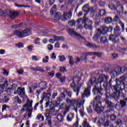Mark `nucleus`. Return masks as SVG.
I'll use <instances>...</instances> for the list:
<instances>
[{"instance_id": "obj_1", "label": "nucleus", "mask_w": 127, "mask_h": 127, "mask_svg": "<svg viewBox=\"0 0 127 127\" xmlns=\"http://www.w3.org/2000/svg\"><path fill=\"white\" fill-rule=\"evenodd\" d=\"M109 79V76L105 75V74H102L99 76L98 79V83H96L95 86L93 88V92L94 94H99V95H103L102 91V83H107Z\"/></svg>"}, {"instance_id": "obj_2", "label": "nucleus", "mask_w": 127, "mask_h": 127, "mask_svg": "<svg viewBox=\"0 0 127 127\" xmlns=\"http://www.w3.org/2000/svg\"><path fill=\"white\" fill-rule=\"evenodd\" d=\"M120 35H121V29L120 26H117L114 28V35H111L109 40H111L114 44L119 43L120 42V39L118 37Z\"/></svg>"}, {"instance_id": "obj_3", "label": "nucleus", "mask_w": 127, "mask_h": 127, "mask_svg": "<svg viewBox=\"0 0 127 127\" xmlns=\"http://www.w3.org/2000/svg\"><path fill=\"white\" fill-rule=\"evenodd\" d=\"M14 35H16L19 37V38H23V37H26L28 35L31 34V31L29 29H26L22 31H14L13 32Z\"/></svg>"}, {"instance_id": "obj_4", "label": "nucleus", "mask_w": 127, "mask_h": 127, "mask_svg": "<svg viewBox=\"0 0 127 127\" xmlns=\"http://www.w3.org/2000/svg\"><path fill=\"white\" fill-rule=\"evenodd\" d=\"M94 104L96 105L95 111L97 113H100L102 112V97L98 95L95 98V100L93 101Z\"/></svg>"}, {"instance_id": "obj_5", "label": "nucleus", "mask_w": 127, "mask_h": 127, "mask_svg": "<svg viewBox=\"0 0 127 127\" xmlns=\"http://www.w3.org/2000/svg\"><path fill=\"white\" fill-rule=\"evenodd\" d=\"M86 15H87V14H84L82 22V23H84V27L85 29L92 30V29H93V25H92L93 24V22L89 19Z\"/></svg>"}, {"instance_id": "obj_6", "label": "nucleus", "mask_w": 127, "mask_h": 127, "mask_svg": "<svg viewBox=\"0 0 127 127\" xmlns=\"http://www.w3.org/2000/svg\"><path fill=\"white\" fill-rule=\"evenodd\" d=\"M19 13H18L17 11H12L9 9H5V15L6 16H8L11 19H14L18 16Z\"/></svg>"}, {"instance_id": "obj_7", "label": "nucleus", "mask_w": 127, "mask_h": 127, "mask_svg": "<svg viewBox=\"0 0 127 127\" xmlns=\"http://www.w3.org/2000/svg\"><path fill=\"white\" fill-rule=\"evenodd\" d=\"M66 103H67V104H70L71 106H74V105H76L77 108H75L74 111L77 113V109L80 108V101L79 100L75 99L70 100L69 98H67L66 99Z\"/></svg>"}, {"instance_id": "obj_8", "label": "nucleus", "mask_w": 127, "mask_h": 127, "mask_svg": "<svg viewBox=\"0 0 127 127\" xmlns=\"http://www.w3.org/2000/svg\"><path fill=\"white\" fill-rule=\"evenodd\" d=\"M17 93L20 98H22L24 100L27 97V96L25 95L24 88H21L20 87H18L17 89Z\"/></svg>"}, {"instance_id": "obj_9", "label": "nucleus", "mask_w": 127, "mask_h": 127, "mask_svg": "<svg viewBox=\"0 0 127 127\" xmlns=\"http://www.w3.org/2000/svg\"><path fill=\"white\" fill-rule=\"evenodd\" d=\"M90 90L91 86H89L87 88H85L84 91V93H83L81 95L82 100L84 99L86 97H87V98H88V97H90V95H91V92H90Z\"/></svg>"}, {"instance_id": "obj_10", "label": "nucleus", "mask_w": 127, "mask_h": 127, "mask_svg": "<svg viewBox=\"0 0 127 127\" xmlns=\"http://www.w3.org/2000/svg\"><path fill=\"white\" fill-rule=\"evenodd\" d=\"M75 85H79V81L72 83L70 84V87L71 88H72L73 89V91L74 92H77L76 96H78L79 95V87L77 86H75Z\"/></svg>"}, {"instance_id": "obj_11", "label": "nucleus", "mask_w": 127, "mask_h": 127, "mask_svg": "<svg viewBox=\"0 0 127 127\" xmlns=\"http://www.w3.org/2000/svg\"><path fill=\"white\" fill-rule=\"evenodd\" d=\"M72 17V13L69 11L68 13H64L62 19V21H66Z\"/></svg>"}, {"instance_id": "obj_12", "label": "nucleus", "mask_w": 127, "mask_h": 127, "mask_svg": "<svg viewBox=\"0 0 127 127\" xmlns=\"http://www.w3.org/2000/svg\"><path fill=\"white\" fill-rule=\"evenodd\" d=\"M104 101L105 102V105H106L107 108H109V109L113 108V107L115 106V104L109 100V98H104Z\"/></svg>"}, {"instance_id": "obj_13", "label": "nucleus", "mask_w": 127, "mask_h": 127, "mask_svg": "<svg viewBox=\"0 0 127 127\" xmlns=\"http://www.w3.org/2000/svg\"><path fill=\"white\" fill-rule=\"evenodd\" d=\"M121 95V92H114L112 93L110 96V99L111 100H115V101H118L120 96Z\"/></svg>"}, {"instance_id": "obj_14", "label": "nucleus", "mask_w": 127, "mask_h": 127, "mask_svg": "<svg viewBox=\"0 0 127 127\" xmlns=\"http://www.w3.org/2000/svg\"><path fill=\"white\" fill-rule=\"evenodd\" d=\"M24 101H26V104L23 106V108H26L27 106L30 107V108H31L32 107V104L33 103V100H29V99H28V97H27V98H25L24 99Z\"/></svg>"}, {"instance_id": "obj_15", "label": "nucleus", "mask_w": 127, "mask_h": 127, "mask_svg": "<svg viewBox=\"0 0 127 127\" xmlns=\"http://www.w3.org/2000/svg\"><path fill=\"white\" fill-rule=\"evenodd\" d=\"M119 21V24H120V25L122 27V30L123 31L125 30V24L123 23V22H122L121 21H120V17H119V16L116 15L114 18L113 21L114 22H117V21Z\"/></svg>"}, {"instance_id": "obj_16", "label": "nucleus", "mask_w": 127, "mask_h": 127, "mask_svg": "<svg viewBox=\"0 0 127 127\" xmlns=\"http://www.w3.org/2000/svg\"><path fill=\"white\" fill-rule=\"evenodd\" d=\"M45 117H46V121L47 122L48 126L51 127V125H52L51 116H50L49 113H45Z\"/></svg>"}, {"instance_id": "obj_17", "label": "nucleus", "mask_w": 127, "mask_h": 127, "mask_svg": "<svg viewBox=\"0 0 127 127\" xmlns=\"http://www.w3.org/2000/svg\"><path fill=\"white\" fill-rule=\"evenodd\" d=\"M47 88V83L45 81H42L39 84L38 89H40L41 91L45 90Z\"/></svg>"}, {"instance_id": "obj_18", "label": "nucleus", "mask_w": 127, "mask_h": 127, "mask_svg": "<svg viewBox=\"0 0 127 127\" xmlns=\"http://www.w3.org/2000/svg\"><path fill=\"white\" fill-rule=\"evenodd\" d=\"M120 67H118V68H116L115 70H113L111 72V75L113 76V77H116L118 74L122 73V71H120V69L119 68Z\"/></svg>"}, {"instance_id": "obj_19", "label": "nucleus", "mask_w": 127, "mask_h": 127, "mask_svg": "<svg viewBox=\"0 0 127 127\" xmlns=\"http://www.w3.org/2000/svg\"><path fill=\"white\" fill-rule=\"evenodd\" d=\"M112 89L117 93H121V88L119 84L117 83L115 85L112 86Z\"/></svg>"}, {"instance_id": "obj_20", "label": "nucleus", "mask_w": 127, "mask_h": 127, "mask_svg": "<svg viewBox=\"0 0 127 127\" xmlns=\"http://www.w3.org/2000/svg\"><path fill=\"white\" fill-rule=\"evenodd\" d=\"M51 97V93L49 92H44L43 95V100H47L49 101L50 98Z\"/></svg>"}, {"instance_id": "obj_21", "label": "nucleus", "mask_w": 127, "mask_h": 127, "mask_svg": "<svg viewBox=\"0 0 127 127\" xmlns=\"http://www.w3.org/2000/svg\"><path fill=\"white\" fill-rule=\"evenodd\" d=\"M47 114H49V115H52V116H55L57 115V112L55 111V108L54 107H52L49 111L48 113Z\"/></svg>"}, {"instance_id": "obj_22", "label": "nucleus", "mask_w": 127, "mask_h": 127, "mask_svg": "<svg viewBox=\"0 0 127 127\" xmlns=\"http://www.w3.org/2000/svg\"><path fill=\"white\" fill-rule=\"evenodd\" d=\"M127 97L124 100H120V106L121 109H124L125 107H127Z\"/></svg>"}, {"instance_id": "obj_23", "label": "nucleus", "mask_w": 127, "mask_h": 127, "mask_svg": "<svg viewBox=\"0 0 127 127\" xmlns=\"http://www.w3.org/2000/svg\"><path fill=\"white\" fill-rule=\"evenodd\" d=\"M2 101L4 103H8L9 101V96L6 94H2Z\"/></svg>"}, {"instance_id": "obj_24", "label": "nucleus", "mask_w": 127, "mask_h": 127, "mask_svg": "<svg viewBox=\"0 0 127 127\" xmlns=\"http://www.w3.org/2000/svg\"><path fill=\"white\" fill-rule=\"evenodd\" d=\"M90 8L89 7V4H86L82 7V10L83 11H84L86 12L85 14L87 13H89Z\"/></svg>"}, {"instance_id": "obj_25", "label": "nucleus", "mask_w": 127, "mask_h": 127, "mask_svg": "<svg viewBox=\"0 0 127 127\" xmlns=\"http://www.w3.org/2000/svg\"><path fill=\"white\" fill-rule=\"evenodd\" d=\"M74 113H70L66 117V120L67 122H72V120L74 119Z\"/></svg>"}, {"instance_id": "obj_26", "label": "nucleus", "mask_w": 127, "mask_h": 127, "mask_svg": "<svg viewBox=\"0 0 127 127\" xmlns=\"http://www.w3.org/2000/svg\"><path fill=\"white\" fill-rule=\"evenodd\" d=\"M86 46L87 47H89L90 48H100V46L96 45L95 44H92L90 43H87Z\"/></svg>"}, {"instance_id": "obj_27", "label": "nucleus", "mask_w": 127, "mask_h": 127, "mask_svg": "<svg viewBox=\"0 0 127 127\" xmlns=\"http://www.w3.org/2000/svg\"><path fill=\"white\" fill-rule=\"evenodd\" d=\"M60 109H62L63 110H67V109H70V107L67 106L66 103H63L60 106Z\"/></svg>"}, {"instance_id": "obj_28", "label": "nucleus", "mask_w": 127, "mask_h": 127, "mask_svg": "<svg viewBox=\"0 0 127 127\" xmlns=\"http://www.w3.org/2000/svg\"><path fill=\"white\" fill-rule=\"evenodd\" d=\"M112 21H113V18H112V17H107L106 18H105L104 20V22H105V23H107V24L111 23Z\"/></svg>"}, {"instance_id": "obj_29", "label": "nucleus", "mask_w": 127, "mask_h": 127, "mask_svg": "<svg viewBox=\"0 0 127 127\" xmlns=\"http://www.w3.org/2000/svg\"><path fill=\"white\" fill-rule=\"evenodd\" d=\"M57 119L59 122H63L64 121V116L61 114H59L57 116Z\"/></svg>"}, {"instance_id": "obj_30", "label": "nucleus", "mask_w": 127, "mask_h": 127, "mask_svg": "<svg viewBox=\"0 0 127 127\" xmlns=\"http://www.w3.org/2000/svg\"><path fill=\"white\" fill-rule=\"evenodd\" d=\"M100 42L103 44L107 43V42H108V39H107V37L101 36L100 38Z\"/></svg>"}, {"instance_id": "obj_31", "label": "nucleus", "mask_w": 127, "mask_h": 127, "mask_svg": "<svg viewBox=\"0 0 127 127\" xmlns=\"http://www.w3.org/2000/svg\"><path fill=\"white\" fill-rule=\"evenodd\" d=\"M62 17V14L60 12L57 13L54 17V18L56 20H59Z\"/></svg>"}, {"instance_id": "obj_32", "label": "nucleus", "mask_w": 127, "mask_h": 127, "mask_svg": "<svg viewBox=\"0 0 127 127\" xmlns=\"http://www.w3.org/2000/svg\"><path fill=\"white\" fill-rule=\"evenodd\" d=\"M89 11H90L91 14H94V13L97 11V6H94L89 8Z\"/></svg>"}, {"instance_id": "obj_33", "label": "nucleus", "mask_w": 127, "mask_h": 127, "mask_svg": "<svg viewBox=\"0 0 127 127\" xmlns=\"http://www.w3.org/2000/svg\"><path fill=\"white\" fill-rule=\"evenodd\" d=\"M96 82H97V78L92 77L91 78V80L88 81V84H89V85H93V84H95Z\"/></svg>"}, {"instance_id": "obj_34", "label": "nucleus", "mask_w": 127, "mask_h": 127, "mask_svg": "<svg viewBox=\"0 0 127 127\" xmlns=\"http://www.w3.org/2000/svg\"><path fill=\"white\" fill-rule=\"evenodd\" d=\"M54 40L55 41H59V40H64V38L63 37H58L57 36H53Z\"/></svg>"}, {"instance_id": "obj_35", "label": "nucleus", "mask_w": 127, "mask_h": 127, "mask_svg": "<svg viewBox=\"0 0 127 127\" xmlns=\"http://www.w3.org/2000/svg\"><path fill=\"white\" fill-rule=\"evenodd\" d=\"M68 57L69 60V64L71 65V66H73L74 65V59L73 58V57L71 56H68Z\"/></svg>"}, {"instance_id": "obj_36", "label": "nucleus", "mask_w": 127, "mask_h": 127, "mask_svg": "<svg viewBox=\"0 0 127 127\" xmlns=\"http://www.w3.org/2000/svg\"><path fill=\"white\" fill-rule=\"evenodd\" d=\"M70 35L71 36H73L74 35L76 37V38H78L79 37H80V35L79 34V33L76 32L75 31H71Z\"/></svg>"}, {"instance_id": "obj_37", "label": "nucleus", "mask_w": 127, "mask_h": 127, "mask_svg": "<svg viewBox=\"0 0 127 127\" xmlns=\"http://www.w3.org/2000/svg\"><path fill=\"white\" fill-rule=\"evenodd\" d=\"M36 119H37L38 121H40L41 120V122H43V121H44V117H43L41 114H38Z\"/></svg>"}, {"instance_id": "obj_38", "label": "nucleus", "mask_w": 127, "mask_h": 127, "mask_svg": "<svg viewBox=\"0 0 127 127\" xmlns=\"http://www.w3.org/2000/svg\"><path fill=\"white\" fill-rule=\"evenodd\" d=\"M106 14V10L104 9H101L99 10L98 15L99 16H104Z\"/></svg>"}, {"instance_id": "obj_39", "label": "nucleus", "mask_w": 127, "mask_h": 127, "mask_svg": "<svg viewBox=\"0 0 127 127\" xmlns=\"http://www.w3.org/2000/svg\"><path fill=\"white\" fill-rule=\"evenodd\" d=\"M56 7L57 6L56 5H54L53 7L51 8V10H50V14L51 15H53L54 12L56 11Z\"/></svg>"}, {"instance_id": "obj_40", "label": "nucleus", "mask_w": 127, "mask_h": 127, "mask_svg": "<svg viewBox=\"0 0 127 127\" xmlns=\"http://www.w3.org/2000/svg\"><path fill=\"white\" fill-rule=\"evenodd\" d=\"M55 102H56V106H57V107H58L60 106V103L62 102V99H60V98L59 97L56 99Z\"/></svg>"}, {"instance_id": "obj_41", "label": "nucleus", "mask_w": 127, "mask_h": 127, "mask_svg": "<svg viewBox=\"0 0 127 127\" xmlns=\"http://www.w3.org/2000/svg\"><path fill=\"white\" fill-rule=\"evenodd\" d=\"M4 88H5V85L4 84H2L0 85V95L3 93V91H4Z\"/></svg>"}, {"instance_id": "obj_42", "label": "nucleus", "mask_w": 127, "mask_h": 127, "mask_svg": "<svg viewBox=\"0 0 127 127\" xmlns=\"http://www.w3.org/2000/svg\"><path fill=\"white\" fill-rule=\"evenodd\" d=\"M80 18H78L76 22H74V26L80 29Z\"/></svg>"}, {"instance_id": "obj_43", "label": "nucleus", "mask_w": 127, "mask_h": 127, "mask_svg": "<svg viewBox=\"0 0 127 127\" xmlns=\"http://www.w3.org/2000/svg\"><path fill=\"white\" fill-rule=\"evenodd\" d=\"M119 70L121 71L122 73H124V72H127V66H124V67H119Z\"/></svg>"}, {"instance_id": "obj_44", "label": "nucleus", "mask_w": 127, "mask_h": 127, "mask_svg": "<svg viewBox=\"0 0 127 127\" xmlns=\"http://www.w3.org/2000/svg\"><path fill=\"white\" fill-rule=\"evenodd\" d=\"M117 12H121V11L124 10V7L121 5L117 6L116 9Z\"/></svg>"}, {"instance_id": "obj_45", "label": "nucleus", "mask_w": 127, "mask_h": 127, "mask_svg": "<svg viewBox=\"0 0 127 127\" xmlns=\"http://www.w3.org/2000/svg\"><path fill=\"white\" fill-rule=\"evenodd\" d=\"M35 71H38L39 72H41V73H44V70L43 68H41V67L38 66L35 67Z\"/></svg>"}, {"instance_id": "obj_46", "label": "nucleus", "mask_w": 127, "mask_h": 127, "mask_svg": "<svg viewBox=\"0 0 127 127\" xmlns=\"http://www.w3.org/2000/svg\"><path fill=\"white\" fill-rule=\"evenodd\" d=\"M122 54H127V49L125 48L120 49L119 51Z\"/></svg>"}, {"instance_id": "obj_47", "label": "nucleus", "mask_w": 127, "mask_h": 127, "mask_svg": "<svg viewBox=\"0 0 127 127\" xmlns=\"http://www.w3.org/2000/svg\"><path fill=\"white\" fill-rule=\"evenodd\" d=\"M42 103H43V100L37 103L34 106V111H36V110H37V107H38V105H42Z\"/></svg>"}, {"instance_id": "obj_48", "label": "nucleus", "mask_w": 127, "mask_h": 127, "mask_svg": "<svg viewBox=\"0 0 127 127\" xmlns=\"http://www.w3.org/2000/svg\"><path fill=\"white\" fill-rule=\"evenodd\" d=\"M59 58H60V62H63L64 61H65V60H66V58L64 55L59 56Z\"/></svg>"}, {"instance_id": "obj_49", "label": "nucleus", "mask_w": 127, "mask_h": 127, "mask_svg": "<svg viewBox=\"0 0 127 127\" xmlns=\"http://www.w3.org/2000/svg\"><path fill=\"white\" fill-rule=\"evenodd\" d=\"M82 126L84 127H92V126H90V125L87 122V121H83Z\"/></svg>"}, {"instance_id": "obj_50", "label": "nucleus", "mask_w": 127, "mask_h": 127, "mask_svg": "<svg viewBox=\"0 0 127 127\" xmlns=\"http://www.w3.org/2000/svg\"><path fill=\"white\" fill-rule=\"evenodd\" d=\"M109 7L112 10H116V9L117 8H116V6H115V5L113 3L110 4V5H109Z\"/></svg>"}, {"instance_id": "obj_51", "label": "nucleus", "mask_w": 127, "mask_h": 127, "mask_svg": "<svg viewBox=\"0 0 127 127\" xmlns=\"http://www.w3.org/2000/svg\"><path fill=\"white\" fill-rule=\"evenodd\" d=\"M15 85V84H13L12 85V88H7V93H8V94H9V93L10 94V93H12V89H13V86Z\"/></svg>"}, {"instance_id": "obj_52", "label": "nucleus", "mask_w": 127, "mask_h": 127, "mask_svg": "<svg viewBox=\"0 0 127 127\" xmlns=\"http://www.w3.org/2000/svg\"><path fill=\"white\" fill-rule=\"evenodd\" d=\"M59 98H60V99H62V100H65V99H66V95H65L64 92H62L61 94V96Z\"/></svg>"}, {"instance_id": "obj_53", "label": "nucleus", "mask_w": 127, "mask_h": 127, "mask_svg": "<svg viewBox=\"0 0 127 127\" xmlns=\"http://www.w3.org/2000/svg\"><path fill=\"white\" fill-rule=\"evenodd\" d=\"M39 38H37L36 39H35L34 40V43H35V44H37L38 45H40V42H39Z\"/></svg>"}, {"instance_id": "obj_54", "label": "nucleus", "mask_w": 127, "mask_h": 127, "mask_svg": "<svg viewBox=\"0 0 127 127\" xmlns=\"http://www.w3.org/2000/svg\"><path fill=\"white\" fill-rule=\"evenodd\" d=\"M95 52H87L85 54V58H87V56H94Z\"/></svg>"}, {"instance_id": "obj_55", "label": "nucleus", "mask_w": 127, "mask_h": 127, "mask_svg": "<svg viewBox=\"0 0 127 127\" xmlns=\"http://www.w3.org/2000/svg\"><path fill=\"white\" fill-rule=\"evenodd\" d=\"M101 34H102V31H101V29H98L96 31L95 35L99 37V36H100Z\"/></svg>"}, {"instance_id": "obj_56", "label": "nucleus", "mask_w": 127, "mask_h": 127, "mask_svg": "<svg viewBox=\"0 0 127 127\" xmlns=\"http://www.w3.org/2000/svg\"><path fill=\"white\" fill-rule=\"evenodd\" d=\"M102 55H103V54L100 52H94V56H97V57L100 58Z\"/></svg>"}, {"instance_id": "obj_57", "label": "nucleus", "mask_w": 127, "mask_h": 127, "mask_svg": "<svg viewBox=\"0 0 127 127\" xmlns=\"http://www.w3.org/2000/svg\"><path fill=\"white\" fill-rule=\"evenodd\" d=\"M32 111L33 109L31 108L29 111H28V118H31V115H32Z\"/></svg>"}, {"instance_id": "obj_58", "label": "nucleus", "mask_w": 127, "mask_h": 127, "mask_svg": "<svg viewBox=\"0 0 127 127\" xmlns=\"http://www.w3.org/2000/svg\"><path fill=\"white\" fill-rule=\"evenodd\" d=\"M68 24L70 26H74V25H75V20H71L70 21H69L68 22Z\"/></svg>"}, {"instance_id": "obj_59", "label": "nucleus", "mask_w": 127, "mask_h": 127, "mask_svg": "<svg viewBox=\"0 0 127 127\" xmlns=\"http://www.w3.org/2000/svg\"><path fill=\"white\" fill-rule=\"evenodd\" d=\"M123 123V121H122V120L121 119H118L116 121V124L117 126H120V125H122Z\"/></svg>"}, {"instance_id": "obj_60", "label": "nucleus", "mask_w": 127, "mask_h": 127, "mask_svg": "<svg viewBox=\"0 0 127 127\" xmlns=\"http://www.w3.org/2000/svg\"><path fill=\"white\" fill-rule=\"evenodd\" d=\"M104 87V91H106V98H109V97H110V92H107V87L106 86H105V84L103 85Z\"/></svg>"}, {"instance_id": "obj_61", "label": "nucleus", "mask_w": 127, "mask_h": 127, "mask_svg": "<svg viewBox=\"0 0 127 127\" xmlns=\"http://www.w3.org/2000/svg\"><path fill=\"white\" fill-rule=\"evenodd\" d=\"M15 100H16V102H17V103L19 104V105H20V104H21L22 103L21 100H20L19 98H18V97L17 96L15 97Z\"/></svg>"}, {"instance_id": "obj_62", "label": "nucleus", "mask_w": 127, "mask_h": 127, "mask_svg": "<svg viewBox=\"0 0 127 127\" xmlns=\"http://www.w3.org/2000/svg\"><path fill=\"white\" fill-rule=\"evenodd\" d=\"M60 71L61 72H66V67H64V66H61V67H60Z\"/></svg>"}, {"instance_id": "obj_63", "label": "nucleus", "mask_w": 127, "mask_h": 127, "mask_svg": "<svg viewBox=\"0 0 127 127\" xmlns=\"http://www.w3.org/2000/svg\"><path fill=\"white\" fill-rule=\"evenodd\" d=\"M110 119L111 121H116V120H117V116L115 115H112L110 116Z\"/></svg>"}, {"instance_id": "obj_64", "label": "nucleus", "mask_w": 127, "mask_h": 127, "mask_svg": "<svg viewBox=\"0 0 127 127\" xmlns=\"http://www.w3.org/2000/svg\"><path fill=\"white\" fill-rule=\"evenodd\" d=\"M52 106V102H50L49 101H48L46 103V106L45 107L46 108H48V107H51Z\"/></svg>"}]
</instances>
